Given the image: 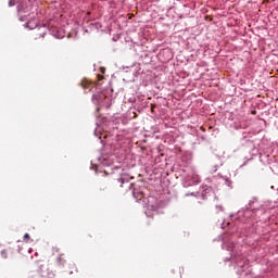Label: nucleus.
I'll return each mask as SVG.
<instances>
[{"mask_svg": "<svg viewBox=\"0 0 278 278\" xmlns=\"http://www.w3.org/2000/svg\"><path fill=\"white\" fill-rule=\"evenodd\" d=\"M67 38H71V33L67 34Z\"/></svg>", "mask_w": 278, "mask_h": 278, "instance_id": "9d476101", "label": "nucleus"}, {"mask_svg": "<svg viewBox=\"0 0 278 278\" xmlns=\"http://www.w3.org/2000/svg\"><path fill=\"white\" fill-rule=\"evenodd\" d=\"M135 197L140 200V199H142V197H144V193L143 192H137V193H135Z\"/></svg>", "mask_w": 278, "mask_h": 278, "instance_id": "423d86ee", "label": "nucleus"}, {"mask_svg": "<svg viewBox=\"0 0 278 278\" xmlns=\"http://www.w3.org/2000/svg\"><path fill=\"white\" fill-rule=\"evenodd\" d=\"M29 233H25L23 237L24 242H29Z\"/></svg>", "mask_w": 278, "mask_h": 278, "instance_id": "0eeeda50", "label": "nucleus"}, {"mask_svg": "<svg viewBox=\"0 0 278 278\" xmlns=\"http://www.w3.org/2000/svg\"><path fill=\"white\" fill-rule=\"evenodd\" d=\"M39 276L42 278H54L55 275L49 270V267H47L46 265H41L39 267Z\"/></svg>", "mask_w": 278, "mask_h": 278, "instance_id": "f257e3e1", "label": "nucleus"}, {"mask_svg": "<svg viewBox=\"0 0 278 278\" xmlns=\"http://www.w3.org/2000/svg\"><path fill=\"white\" fill-rule=\"evenodd\" d=\"M81 87L84 88V90H92V83L89 80H83L81 81Z\"/></svg>", "mask_w": 278, "mask_h": 278, "instance_id": "20e7f679", "label": "nucleus"}, {"mask_svg": "<svg viewBox=\"0 0 278 278\" xmlns=\"http://www.w3.org/2000/svg\"><path fill=\"white\" fill-rule=\"evenodd\" d=\"M154 108H155V106H152V109H151V110H152V112L154 111Z\"/></svg>", "mask_w": 278, "mask_h": 278, "instance_id": "9b49d317", "label": "nucleus"}, {"mask_svg": "<svg viewBox=\"0 0 278 278\" xmlns=\"http://www.w3.org/2000/svg\"><path fill=\"white\" fill-rule=\"evenodd\" d=\"M100 73H102V75H105V67H101Z\"/></svg>", "mask_w": 278, "mask_h": 278, "instance_id": "1a4fd4ad", "label": "nucleus"}, {"mask_svg": "<svg viewBox=\"0 0 278 278\" xmlns=\"http://www.w3.org/2000/svg\"><path fill=\"white\" fill-rule=\"evenodd\" d=\"M252 114H255V111H253Z\"/></svg>", "mask_w": 278, "mask_h": 278, "instance_id": "f8f14e48", "label": "nucleus"}, {"mask_svg": "<svg viewBox=\"0 0 278 278\" xmlns=\"http://www.w3.org/2000/svg\"><path fill=\"white\" fill-rule=\"evenodd\" d=\"M103 79H105L103 75H98V81H103Z\"/></svg>", "mask_w": 278, "mask_h": 278, "instance_id": "6e6552de", "label": "nucleus"}, {"mask_svg": "<svg viewBox=\"0 0 278 278\" xmlns=\"http://www.w3.org/2000/svg\"><path fill=\"white\" fill-rule=\"evenodd\" d=\"M113 184H114V186H118L119 185V188H123V184H125V179L118 178Z\"/></svg>", "mask_w": 278, "mask_h": 278, "instance_id": "39448f33", "label": "nucleus"}, {"mask_svg": "<svg viewBox=\"0 0 278 278\" xmlns=\"http://www.w3.org/2000/svg\"><path fill=\"white\" fill-rule=\"evenodd\" d=\"M47 36V26H39L35 30V40H38V38H45Z\"/></svg>", "mask_w": 278, "mask_h": 278, "instance_id": "f03ea898", "label": "nucleus"}, {"mask_svg": "<svg viewBox=\"0 0 278 278\" xmlns=\"http://www.w3.org/2000/svg\"><path fill=\"white\" fill-rule=\"evenodd\" d=\"M14 255V250L12 248H8L1 251V257L3 260H8V257Z\"/></svg>", "mask_w": 278, "mask_h": 278, "instance_id": "7ed1b4c3", "label": "nucleus"}]
</instances>
